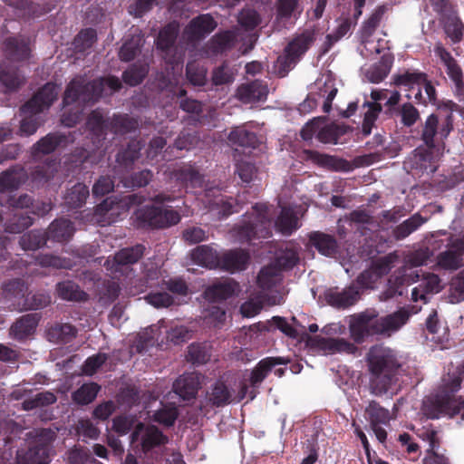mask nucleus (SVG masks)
Wrapping results in <instances>:
<instances>
[{
  "instance_id": "41",
  "label": "nucleus",
  "mask_w": 464,
  "mask_h": 464,
  "mask_svg": "<svg viewBox=\"0 0 464 464\" xmlns=\"http://www.w3.org/2000/svg\"><path fill=\"white\" fill-rule=\"evenodd\" d=\"M66 142L67 138L65 135L60 133H49L34 145V154H50Z\"/></svg>"
},
{
  "instance_id": "62",
  "label": "nucleus",
  "mask_w": 464,
  "mask_h": 464,
  "mask_svg": "<svg viewBox=\"0 0 464 464\" xmlns=\"http://www.w3.org/2000/svg\"><path fill=\"white\" fill-rule=\"evenodd\" d=\"M344 134L343 127L337 124H327L324 126L320 125L316 139L323 143L336 144L342 135Z\"/></svg>"
},
{
  "instance_id": "33",
  "label": "nucleus",
  "mask_w": 464,
  "mask_h": 464,
  "mask_svg": "<svg viewBox=\"0 0 464 464\" xmlns=\"http://www.w3.org/2000/svg\"><path fill=\"white\" fill-rule=\"evenodd\" d=\"M237 34L232 30L217 33L209 40V49L215 54H221L233 49L237 43Z\"/></svg>"
},
{
  "instance_id": "49",
  "label": "nucleus",
  "mask_w": 464,
  "mask_h": 464,
  "mask_svg": "<svg viewBox=\"0 0 464 464\" xmlns=\"http://www.w3.org/2000/svg\"><path fill=\"white\" fill-rule=\"evenodd\" d=\"M282 279L280 270L274 265L264 266L258 273L256 283L263 290H270Z\"/></svg>"
},
{
  "instance_id": "61",
  "label": "nucleus",
  "mask_w": 464,
  "mask_h": 464,
  "mask_svg": "<svg viewBox=\"0 0 464 464\" xmlns=\"http://www.w3.org/2000/svg\"><path fill=\"white\" fill-rule=\"evenodd\" d=\"M148 72L147 65L134 63L123 72L122 80L130 86H137L143 82Z\"/></svg>"
},
{
  "instance_id": "11",
  "label": "nucleus",
  "mask_w": 464,
  "mask_h": 464,
  "mask_svg": "<svg viewBox=\"0 0 464 464\" xmlns=\"http://www.w3.org/2000/svg\"><path fill=\"white\" fill-rule=\"evenodd\" d=\"M361 299L360 292L355 285L339 289L338 287H331L324 292V300L330 306L345 310L355 305Z\"/></svg>"
},
{
  "instance_id": "53",
  "label": "nucleus",
  "mask_w": 464,
  "mask_h": 464,
  "mask_svg": "<svg viewBox=\"0 0 464 464\" xmlns=\"http://www.w3.org/2000/svg\"><path fill=\"white\" fill-rule=\"evenodd\" d=\"M77 330L70 324H55L51 326L47 334L50 341L66 343L76 336Z\"/></svg>"
},
{
  "instance_id": "9",
  "label": "nucleus",
  "mask_w": 464,
  "mask_h": 464,
  "mask_svg": "<svg viewBox=\"0 0 464 464\" xmlns=\"http://www.w3.org/2000/svg\"><path fill=\"white\" fill-rule=\"evenodd\" d=\"M453 130V116L449 114L440 124L439 116L435 113L429 115L422 124L420 139L425 146L435 149L437 138L446 139Z\"/></svg>"
},
{
  "instance_id": "40",
  "label": "nucleus",
  "mask_w": 464,
  "mask_h": 464,
  "mask_svg": "<svg viewBox=\"0 0 464 464\" xmlns=\"http://www.w3.org/2000/svg\"><path fill=\"white\" fill-rule=\"evenodd\" d=\"M444 24V31L453 44H458L464 37V24L458 16L457 12L450 14L440 20Z\"/></svg>"
},
{
  "instance_id": "19",
  "label": "nucleus",
  "mask_w": 464,
  "mask_h": 464,
  "mask_svg": "<svg viewBox=\"0 0 464 464\" xmlns=\"http://www.w3.org/2000/svg\"><path fill=\"white\" fill-rule=\"evenodd\" d=\"M249 254L243 249H234L220 256L218 268L235 273L246 268L249 262Z\"/></svg>"
},
{
  "instance_id": "30",
  "label": "nucleus",
  "mask_w": 464,
  "mask_h": 464,
  "mask_svg": "<svg viewBox=\"0 0 464 464\" xmlns=\"http://www.w3.org/2000/svg\"><path fill=\"white\" fill-rule=\"evenodd\" d=\"M73 223L67 218H58L53 220L47 232L49 239L56 242H67L74 234Z\"/></svg>"
},
{
  "instance_id": "21",
  "label": "nucleus",
  "mask_w": 464,
  "mask_h": 464,
  "mask_svg": "<svg viewBox=\"0 0 464 464\" xmlns=\"http://www.w3.org/2000/svg\"><path fill=\"white\" fill-rule=\"evenodd\" d=\"M238 288V284L227 279L208 286L204 291V297L209 302L218 303L233 296Z\"/></svg>"
},
{
  "instance_id": "29",
  "label": "nucleus",
  "mask_w": 464,
  "mask_h": 464,
  "mask_svg": "<svg viewBox=\"0 0 464 464\" xmlns=\"http://www.w3.org/2000/svg\"><path fill=\"white\" fill-rule=\"evenodd\" d=\"M275 227L283 236L289 237L300 227L296 213L289 207H283L275 221Z\"/></svg>"
},
{
  "instance_id": "23",
  "label": "nucleus",
  "mask_w": 464,
  "mask_h": 464,
  "mask_svg": "<svg viewBox=\"0 0 464 464\" xmlns=\"http://www.w3.org/2000/svg\"><path fill=\"white\" fill-rule=\"evenodd\" d=\"M28 179L26 170L14 166L0 174V192H12L20 188Z\"/></svg>"
},
{
  "instance_id": "4",
  "label": "nucleus",
  "mask_w": 464,
  "mask_h": 464,
  "mask_svg": "<svg viewBox=\"0 0 464 464\" xmlns=\"http://www.w3.org/2000/svg\"><path fill=\"white\" fill-rule=\"evenodd\" d=\"M58 86L52 82H46L20 108L21 113L28 115L20 123L21 135L30 136L36 132L39 122L36 114L48 110L58 97Z\"/></svg>"
},
{
  "instance_id": "25",
  "label": "nucleus",
  "mask_w": 464,
  "mask_h": 464,
  "mask_svg": "<svg viewBox=\"0 0 464 464\" xmlns=\"http://www.w3.org/2000/svg\"><path fill=\"white\" fill-rule=\"evenodd\" d=\"M448 246L447 250L438 255L437 264L446 270H457L463 266L464 252L457 246L454 240Z\"/></svg>"
},
{
  "instance_id": "27",
  "label": "nucleus",
  "mask_w": 464,
  "mask_h": 464,
  "mask_svg": "<svg viewBox=\"0 0 464 464\" xmlns=\"http://www.w3.org/2000/svg\"><path fill=\"white\" fill-rule=\"evenodd\" d=\"M434 53L446 67V72L452 82L464 80V72L462 68L459 64L458 61L441 44H437L435 45Z\"/></svg>"
},
{
  "instance_id": "35",
  "label": "nucleus",
  "mask_w": 464,
  "mask_h": 464,
  "mask_svg": "<svg viewBox=\"0 0 464 464\" xmlns=\"http://www.w3.org/2000/svg\"><path fill=\"white\" fill-rule=\"evenodd\" d=\"M434 149L419 147L414 150L412 164L423 172L434 173L437 170Z\"/></svg>"
},
{
  "instance_id": "20",
  "label": "nucleus",
  "mask_w": 464,
  "mask_h": 464,
  "mask_svg": "<svg viewBox=\"0 0 464 464\" xmlns=\"http://www.w3.org/2000/svg\"><path fill=\"white\" fill-rule=\"evenodd\" d=\"M200 385L199 377L196 373H185L175 381L173 391L184 401H189L196 398Z\"/></svg>"
},
{
  "instance_id": "48",
  "label": "nucleus",
  "mask_w": 464,
  "mask_h": 464,
  "mask_svg": "<svg viewBox=\"0 0 464 464\" xmlns=\"http://www.w3.org/2000/svg\"><path fill=\"white\" fill-rule=\"evenodd\" d=\"M385 12L386 7L384 5H379L372 12L370 17L363 22L360 30L362 42H368L369 39L373 35L376 29L380 25Z\"/></svg>"
},
{
  "instance_id": "38",
  "label": "nucleus",
  "mask_w": 464,
  "mask_h": 464,
  "mask_svg": "<svg viewBox=\"0 0 464 464\" xmlns=\"http://www.w3.org/2000/svg\"><path fill=\"white\" fill-rule=\"evenodd\" d=\"M143 144L140 140L132 139L127 146L119 150L116 161L124 168H130L140 158Z\"/></svg>"
},
{
  "instance_id": "58",
  "label": "nucleus",
  "mask_w": 464,
  "mask_h": 464,
  "mask_svg": "<svg viewBox=\"0 0 464 464\" xmlns=\"http://www.w3.org/2000/svg\"><path fill=\"white\" fill-rule=\"evenodd\" d=\"M0 80L10 90L18 89L24 82L17 68H11L5 63H3L0 67Z\"/></svg>"
},
{
  "instance_id": "2",
  "label": "nucleus",
  "mask_w": 464,
  "mask_h": 464,
  "mask_svg": "<svg viewBox=\"0 0 464 464\" xmlns=\"http://www.w3.org/2000/svg\"><path fill=\"white\" fill-rule=\"evenodd\" d=\"M367 362L371 392L376 396L386 393L397 381L401 366L395 351L382 344L373 345L367 353Z\"/></svg>"
},
{
  "instance_id": "42",
  "label": "nucleus",
  "mask_w": 464,
  "mask_h": 464,
  "mask_svg": "<svg viewBox=\"0 0 464 464\" xmlns=\"http://www.w3.org/2000/svg\"><path fill=\"white\" fill-rule=\"evenodd\" d=\"M426 220L420 214L415 213L398 225L392 230V235L396 240H402L420 227Z\"/></svg>"
},
{
  "instance_id": "55",
  "label": "nucleus",
  "mask_w": 464,
  "mask_h": 464,
  "mask_svg": "<svg viewBox=\"0 0 464 464\" xmlns=\"http://www.w3.org/2000/svg\"><path fill=\"white\" fill-rule=\"evenodd\" d=\"M48 239L47 232L34 229L24 234L19 244L24 250H36L44 246Z\"/></svg>"
},
{
  "instance_id": "59",
  "label": "nucleus",
  "mask_w": 464,
  "mask_h": 464,
  "mask_svg": "<svg viewBox=\"0 0 464 464\" xmlns=\"http://www.w3.org/2000/svg\"><path fill=\"white\" fill-rule=\"evenodd\" d=\"M363 107H367L368 109L364 112L362 132L363 136H368L371 134L372 129L382 111V106L379 102H365Z\"/></svg>"
},
{
  "instance_id": "18",
  "label": "nucleus",
  "mask_w": 464,
  "mask_h": 464,
  "mask_svg": "<svg viewBox=\"0 0 464 464\" xmlns=\"http://www.w3.org/2000/svg\"><path fill=\"white\" fill-rule=\"evenodd\" d=\"M37 314H27L18 318L10 327V335L19 341H24L33 335L39 323Z\"/></svg>"
},
{
  "instance_id": "28",
  "label": "nucleus",
  "mask_w": 464,
  "mask_h": 464,
  "mask_svg": "<svg viewBox=\"0 0 464 464\" xmlns=\"http://www.w3.org/2000/svg\"><path fill=\"white\" fill-rule=\"evenodd\" d=\"M172 175L176 181L185 188H199L204 181L203 176L192 165H183L175 169Z\"/></svg>"
},
{
  "instance_id": "64",
  "label": "nucleus",
  "mask_w": 464,
  "mask_h": 464,
  "mask_svg": "<svg viewBox=\"0 0 464 464\" xmlns=\"http://www.w3.org/2000/svg\"><path fill=\"white\" fill-rule=\"evenodd\" d=\"M158 87L161 92H166L171 100H174L175 98H183L187 94L185 89L179 87L173 79H170L169 76L164 74H161L158 78Z\"/></svg>"
},
{
  "instance_id": "36",
  "label": "nucleus",
  "mask_w": 464,
  "mask_h": 464,
  "mask_svg": "<svg viewBox=\"0 0 464 464\" xmlns=\"http://www.w3.org/2000/svg\"><path fill=\"white\" fill-rule=\"evenodd\" d=\"M208 208L215 212L218 218H226L233 213L238 212L237 200L233 198L218 195L208 201Z\"/></svg>"
},
{
  "instance_id": "13",
  "label": "nucleus",
  "mask_w": 464,
  "mask_h": 464,
  "mask_svg": "<svg viewBox=\"0 0 464 464\" xmlns=\"http://www.w3.org/2000/svg\"><path fill=\"white\" fill-rule=\"evenodd\" d=\"M3 52L11 63H23L31 57L32 49L29 39L24 36H10L3 43Z\"/></svg>"
},
{
  "instance_id": "60",
  "label": "nucleus",
  "mask_w": 464,
  "mask_h": 464,
  "mask_svg": "<svg viewBox=\"0 0 464 464\" xmlns=\"http://www.w3.org/2000/svg\"><path fill=\"white\" fill-rule=\"evenodd\" d=\"M23 302L19 303L20 310L43 309L51 304V296L45 293L27 294Z\"/></svg>"
},
{
  "instance_id": "51",
  "label": "nucleus",
  "mask_w": 464,
  "mask_h": 464,
  "mask_svg": "<svg viewBox=\"0 0 464 464\" xmlns=\"http://www.w3.org/2000/svg\"><path fill=\"white\" fill-rule=\"evenodd\" d=\"M138 121L128 114H114L110 118V130L115 134H126L135 130Z\"/></svg>"
},
{
  "instance_id": "6",
  "label": "nucleus",
  "mask_w": 464,
  "mask_h": 464,
  "mask_svg": "<svg viewBox=\"0 0 464 464\" xmlns=\"http://www.w3.org/2000/svg\"><path fill=\"white\" fill-rule=\"evenodd\" d=\"M181 219L174 209H162L155 206H143L133 212V224L138 228H165L177 225Z\"/></svg>"
},
{
  "instance_id": "39",
  "label": "nucleus",
  "mask_w": 464,
  "mask_h": 464,
  "mask_svg": "<svg viewBox=\"0 0 464 464\" xmlns=\"http://www.w3.org/2000/svg\"><path fill=\"white\" fill-rule=\"evenodd\" d=\"M230 143L246 148H256L258 138L254 131L248 130L246 126H237L231 130L227 137Z\"/></svg>"
},
{
  "instance_id": "14",
  "label": "nucleus",
  "mask_w": 464,
  "mask_h": 464,
  "mask_svg": "<svg viewBox=\"0 0 464 464\" xmlns=\"http://www.w3.org/2000/svg\"><path fill=\"white\" fill-rule=\"evenodd\" d=\"M86 128L92 139L93 147L100 149L110 130V118L105 119L100 109L91 111L86 121Z\"/></svg>"
},
{
  "instance_id": "5",
  "label": "nucleus",
  "mask_w": 464,
  "mask_h": 464,
  "mask_svg": "<svg viewBox=\"0 0 464 464\" xmlns=\"http://www.w3.org/2000/svg\"><path fill=\"white\" fill-rule=\"evenodd\" d=\"M234 235L241 243L255 238H268L272 236V218L266 204L256 203L252 212L243 216L241 224L233 228Z\"/></svg>"
},
{
  "instance_id": "57",
  "label": "nucleus",
  "mask_w": 464,
  "mask_h": 464,
  "mask_svg": "<svg viewBox=\"0 0 464 464\" xmlns=\"http://www.w3.org/2000/svg\"><path fill=\"white\" fill-rule=\"evenodd\" d=\"M34 218L22 212L16 211L13 217L5 223V231L11 234L22 233L33 225Z\"/></svg>"
},
{
  "instance_id": "8",
  "label": "nucleus",
  "mask_w": 464,
  "mask_h": 464,
  "mask_svg": "<svg viewBox=\"0 0 464 464\" xmlns=\"http://www.w3.org/2000/svg\"><path fill=\"white\" fill-rule=\"evenodd\" d=\"M53 436V432L51 430H41L40 435L30 444L27 450L17 452V464H48Z\"/></svg>"
},
{
  "instance_id": "17",
  "label": "nucleus",
  "mask_w": 464,
  "mask_h": 464,
  "mask_svg": "<svg viewBox=\"0 0 464 464\" xmlns=\"http://www.w3.org/2000/svg\"><path fill=\"white\" fill-rule=\"evenodd\" d=\"M290 361L285 357H266L258 362L252 370L249 382L253 388H257L276 365H286Z\"/></svg>"
},
{
  "instance_id": "1",
  "label": "nucleus",
  "mask_w": 464,
  "mask_h": 464,
  "mask_svg": "<svg viewBox=\"0 0 464 464\" xmlns=\"http://www.w3.org/2000/svg\"><path fill=\"white\" fill-rule=\"evenodd\" d=\"M420 309V306L409 304L385 316H379L375 309L354 314L349 323L351 337L356 343H362L371 336H390L405 325L410 317L418 314Z\"/></svg>"
},
{
  "instance_id": "26",
  "label": "nucleus",
  "mask_w": 464,
  "mask_h": 464,
  "mask_svg": "<svg viewBox=\"0 0 464 464\" xmlns=\"http://www.w3.org/2000/svg\"><path fill=\"white\" fill-rule=\"evenodd\" d=\"M305 160H312L315 164L329 168L334 170H348L350 163L343 159L337 158L327 154L320 153L316 150H304Z\"/></svg>"
},
{
  "instance_id": "63",
  "label": "nucleus",
  "mask_w": 464,
  "mask_h": 464,
  "mask_svg": "<svg viewBox=\"0 0 464 464\" xmlns=\"http://www.w3.org/2000/svg\"><path fill=\"white\" fill-rule=\"evenodd\" d=\"M97 40V34L93 28L81 30L73 40V45L77 52L83 53L92 48Z\"/></svg>"
},
{
  "instance_id": "16",
  "label": "nucleus",
  "mask_w": 464,
  "mask_h": 464,
  "mask_svg": "<svg viewBox=\"0 0 464 464\" xmlns=\"http://www.w3.org/2000/svg\"><path fill=\"white\" fill-rule=\"evenodd\" d=\"M308 244L319 254L327 257H334L339 252V244L334 236L322 231H312L308 234Z\"/></svg>"
},
{
  "instance_id": "37",
  "label": "nucleus",
  "mask_w": 464,
  "mask_h": 464,
  "mask_svg": "<svg viewBox=\"0 0 464 464\" xmlns=\"http://www.w3.org/2000/svg\"><path fill=\"white\" fill-rule=\"evenodd\" d=\"M55 289L58 296L66 301L82 302L87 301L89 297L88 294L72 280L59 282Z\"/></svg>"
},
{
  "instance_id": "22",
  "label": "nucleus",
  "mask_w": 464,
  "mask_h": 464,
  "mask_svg": "<svg viewBox=\"0 0 464 464\" xmlns=\"http://www.w3.org/2000/svg\"><path fill=\"white\" fill-rule=\"evenodd\" d=\"M452 403L449 395L438 392L434 397H430L423 401L422 411L429 419H439L451 410Z\"/></svg>"
},
{
  "instance_id": "52",
  "label": "nucleus",
  "mask_w": 464,
  "mask_h": 464,
  "mask_svg": "<svg viewBox=\"0 0 464 464\" xmlns=\"http://www.w3.org/2000/svg\"><path fill=\"white\" fill-rule=\"evenodd\" d=\"M168 442V438L156 426L146 428L141 437L142 450L147 453L155 447L164 445Z\"/></svg>"
},
{
  "instance_id": "15",
  "label": "nucleus",
  "mask_w": 464,
  "mask_h": 464,
  "mask_svg": "<svg viewBox=\"0 0 464 464\" xmlns=\"http://www.w3.org/2000/svg\"><path fill=\"white\" fill-rule=\"evenodd\" d=\"M268 95V87L261 80H254L242 83L237 87L236 96L243 103H251L266 101Z\"/></svg>"
},
{
  "instance_id": "56",
  "label": "nucleus",
  "mask_w": 464,
  "mask_h": 464,
  "mask_svg": "<svg viewBox=\"0 0 464 464\" xmlns=\"http://www.w3.org/2000/svg\"><path fill=\"white\" fill-rule=\"evenodd\" d=\"M420 117L419 110L411 102H406L400 105L393 120L399 118L404 127L411 128L418 122Z\"/></svg>"
},
{
  "instance_id": "43",
  "label": "nucleus",
  "mask_w": 464,
  "mask_h": 464,
  "mask_svg": "<svg viewBox=\"0 0 464 464\" xmlns=\"http://www.w3.org/2000/svg\"><path fill=\"white\" fill-rule=\"evenodd\" d=\"M425 77L426 73L418 70H405L392 75V83L397 87L404 86L413 90L415 85L420 86Z\"/></svg>"
},
{
  "instance_id": "46",
  "label": "nucleus",
  "mask_w": 464,
  "mask_h": 464,
  "mask_svg": "<svg viewBox=\"0 0 464 464\" xmlns=\"http://www.w3.org/2000/svg\"><path fill=\"white\" fill-rule=\"evenodd\" d=\"M366 419L369 420L371 427L376 425L388 424L391 420L389 410L382 407L379 402L371 401L365 408Z\"/></svg>"
},
{
  "instance_id": "50",
  "label": "nucleus",
  "mask_w": 464,
  "mask_h": 464,
  "mask_svg": "<svg viewBox=\"0 0 464 464\" xmlns=\"http://www.w3.org/2000/svg\"><path fill=\"white\" fill-rule=\"evenodd\" d=\"M89 196V188L82 183H77L72 186L64 197V204L69 208H82Z\"/></svg>"
},
{
  "instance_id": "47",
  "label": "nucleus",
  "mask_w": 464,
  "mask_h": 464,
  "mask_svg": "<svg viewBox=\"0 0 464 464\" xmlns=\"http://www.w3.org/2000/svg\"><path fill=\"white\" fill-rule=\"evenodd\" d=\"M145 250L146 247L142 244L124 247L115 254L114 260L118 265L121 266L133 265L144 256Z\"/></svg>"
},
{
  "instance_id": "10",
  "label": "nucleus",
  "mask_w": 464,
  "mask_h": 464,
  "mask_svg": "<svg viewBox=\"0 0 464 464\" xmlns=\"http://www.w3.org/2000/svg\"><path fill=\"white\" fill-rule=\"evenodd\" d=\"M179 35V26L168 24L160 30L155 40L157 50L166 63L173 65L178 63L176 42Z\"/></svg>"
},
{
  "instance_id": "3",
  "label": "nucleus",
  "mask_w": 464,
  "mask_h": 464,
  "mask_svg": "<svg viewBox=\"0 0 464 464\" xmlns=\"http://www.w3.org/2000/svg\"><path fill=\"white\" fill-rule=\"evenodd\" d=\"M105 86L117 92L121 88V82L116 76L99 77L88 81L83 76L74 77L67 84L63 96V106L66 107L75 102L82 105L93 104L102 97Z\"/></svg>"
},
{
  "instance_id": "7",
  "label": "nucleus",
  "mask_w": 464,
  "mask_h": 464,
  "mask_svg": "<svg viewBox=\"0 0 464 464\" xmlns=\"http://www.w3.org/2000/svg\"><path fill=\"white\" fill-rule=\"evenodd\" d=\"M316 40V32L314 28H305L296 33L284 50V55L278 61L284 69H291L312 47Z\"/></svg>"
},
{
  "instance_id": "32",
  "label": "nucleus",
  "mask_w": 464,
  "mask_h": 464,
  "mask_svg": "<svg viewBox=\"0 0 464 464\" xmlns=\"http://www.w3.org/2000/svg\"><path fill=\"white\" fill-rule=\"evenodd\" d=\"M144 42V36L140 32L131 34L120 48V60L125 63L134 60L140 53Z\"/></svg>"
},
{
  "instance_id": "34",
  "label": "nucleus",
  "mask_w": 464,
  "mask_h": 464,
  "mask_svg": "<svg viewBox=\"0 0 464 464\" xmlns=\"http://www.w3.org/2000/svg\"><path fill=\"white\" fill-rule=\"evenodd\" d=\"M27 290L25 282L21 278L9 280L3 286L5 298L12 302V304L17 308L20 307L19 303L24 301Z\"/></svg>"
},
{
  "instance_id": "54",
  "label": "nucleus",
  "mask_w": 464,
  "mask_h": 464,
  "mask_svg": "<svg viewBox=\"0 0 464 464\" xmlns=\"http://www.w3.org/2000/svg\"><path fill=\"white\" fill-rule=\"evenodd\" d=\"M100 389L96 382L83 383L72 393V399L78 405H88L95 400Z\"/></svg>"
},
{
  "instance_id": "31",
  "label": "nucleus",
  "mask_w": 464,
  "mask_h": 464,
  "mask_svg": "<svg viewBox=\"0 0 464 464\" xmlns=\"http://www.w3.org/2000/svg\"><path fill=\"white\" fill-rule=\"evenodd\" d=\"M219 258L218 251L208 245L198 246L191 252L193 262L208 268H218Z\"/></svg>"
},
{
  "instance_id": "45",
  "label": "nucleus",
  "mask_w": 464,
  "mask_h": 464,
  "mask_svg": "<svg viewBox=\"0 0 464 464\" xmlns=\"http://www.w3.org/2000/svg\"><path fill=\"white\" fill-rule=\"evenodd\" d=\"M58 171L55 160L35 166L30 173L31 181L39 186L47 183Z\"/></svg>"
},
{
  "instance_id": "24",
  "label": "nucleus",
  "mask_w": 464,
  "mask_h": 464,
  "mask_svg": "<svg viewBox=\"0 0 464 464\" xmlns=\"http://www.w3.org/2000/svg\"><path fill=\"white\" fill-rule=\"evenodd\" d=\"M234 390L223 380H217L207 393L208 403L216 408L228 405L233 401Z\"/></svg>"
},
{
  "instance_id": "44",
  "label": "nucleus",
  "mask_w": 464,
  "mask_h": 464,
  "mask_svg": "<svg viewBox=\"0 0 464 464\" xmlns=\"http://www.w3.org/2000/svg\"><path fill=\"white\" fill-rule=\"evenodd\" d=\"M393 58L390 55H383L380 61L373 64L366 72V77L372 83L382 82L390 73Z\"/></svg>"
},
{
  "instance_id": "12",
  "label": "nucleus",
  "mask_w": 464,
  "mask_h": 464,
  "mask_svg": "<svg viewBox=\"0 0 464 464\" xmlns=\"http://www.w3.org/2000/svg\"><path fill=\"white\" fill-rule=\"evenodd\" d=\"M218 26L217 21L210 14H201L190 20L184 29V34L190 42L205 39Z\"/></svg>"
}]
</instances>
